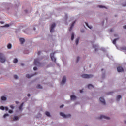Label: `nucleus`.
<instances>
[{
  "instance_id": "obj_7",
  "label": "nucleus",
  "mask_w": 126,
  "mask_h": 126,
  "mask_svg": "<svg viewBox=\"0 0 126 126\" xmlns=\"http://www.w3.org/2000/svg\"><path fill=\"white\" fill-rule=\"evenodd\" d=\"M66 82V77L65 76H63L62 79V81L61 83V85H63V84H64Z\"/></svg>"
},
{
  "instance_id": "obj_22",
  "label": "nucleus",
  "mask_w": 126,
  "mask_h": 126,
  "mask_svg": "<svg viewBox=\"0 0 126 126\" xmlns=\"http://www.w3.org/2000/svg\"><path fill=\"white\" fill-rule=\"evenodd\" d=\"M36 87L37 88H39L40 89H42V88H43V87H42V86H41V85L40 84L37 85Z\"/></svg>"
},
{
  "instance_id": "obj_25",
  "label": "nucleus",
  "mask_w": 126,
  "mask_h": 126,
  "mask_svg": "<svg viewBox=\"0 0 126 126\" xmlns=\"http://www.w3.org/2000/svg\"><path fill=\"white\" fill-rule=\"evenodd\" d=\"M74 39V34L72 33L71 35V40L72 41H73Z\"/></svg>"
},
{
  "instance_id": "obj_16",
  "label": "nucleus",
  "mask_w": 126,
  "mask_h": 126,
  "mask_svg": "<svg viewBox=\"0 0 126 126\" xmlns=\"http://www.w3.org/2000/svg\"><path fill=\"white\" fill-rule=\"evenodd\" d=\"M75 99H76V96L74 95H71V100H73V101H74Z\"/></svg>"
},
{
  "instance_id": "obj_37",
  "label": "nucleus",
  "mask_w": 126,
  "mask_h": 126,
  "mask_svg": "<svg viewBox=\"0 0 126 126\" xmlns=\"http://www.w3.org/2000/svg\"><path fill=\"white\" fill-rule=\"evenodd\" d=\"M123 50H124V51H125V54H126V47H124Z\"/></svg>"
},
{
  "instance_id": "obj_3",
  "label": "nucleus",
  "mask_w": 126,
  "mask_h": 126,
  "mask_svg": "<svg viewBox=\"0 0 126 126\" xmlns=\"http://www.w3.org/2000/svg\"><path fill=\"white\" fill-rule=\"evenodd\" d=\"M81 76L83 78H92V77H93V75L88 74H83Z\"/></svg>"
},
{
  "instance_id": "obj_21",
  "label": "nucleus",
  "mask_w": 126,
  "mask_h": 126,
  "mask_svg": "<svg viewBox=\"0 0 126 126\" xmlns=\"http://www.w3.org/2000/svg\"><path fill=\"white\" fill-rule=\"evenodd\" d=\"M1 99L2 101H6V98L5 96H2Z\"/></svg>"
},
{
  "instance_id": "obj_42",
  "label": "nucleus",
  "mask_w": 126,
  "mask_h": 126,
  "mask_svg": "<svg viewBox=\"0 0 126 126\" xmlns=\"http://www.w3.org/2000/svg\"><path fill=\"white\" fill-rule=\"evenodd\" d=\"M113 31H114V30H113V29H111L110 30V32H112Z\"/></svg>"
},
{
  "instance_id": "obj_24",
  "label": "nucleus",
  "mask_w": 126,
  "mask_h": 126,
  "mask_svg": "<svg viewBox=\"0 0 126 126\" xmlns=\"http://www.w3.org/2000/svg\"><path fill=\"white\" fill-rule=\"evenodd\" d=\"M17 120H19L18 116H15L13 118V120L17 121Z\"/></svg>"
},
{
  "instance_id": "obj_43",
  "label": "nucleus",
  "mask_w": 126,
  "mask_h": 126,
  "mask_svg": "<svg viewBox=\"0 0 126 126\" xmlns=\"http://www.w3.org/2000/svg\"><path fill=\"white\" fill-rule=\"evenodd\" d=\"M123 28H124V29H126V25L123 26Z\"/></svg>"
},
{
  "instance_id": "obj_26",
  "label": "nucleus",
  "mask_w": 126,
  "mask_h": 126,
  "mask_svg": "<svg viewBox=\"0 0 126 126\" xmlns=\"http://www.w3.org/2000/svg\"><path fill=\"white\" fill-rule=\"evenodd\" d=\"M121 98H122V96L118 95L117 96V101H119L120 99H121Z\"/></svg>"
},
{
  "instance_id": "obj_38",
  "label": "nucleus",
  "mask_w": 126,
  "mask_h": 126,
  "mask_svg": "<svg viewBox=\"0 0 126 126\" xmlns=\"http://www.w3.org/2000/svg\"><path fill=\"white\" fill-rule=\"evenodd\" d=\"M5 110L6 111H8V107H5Z\"/></svg>"
},
{
  "instance_id": "obj_15",
  "label": "nucleus",
  "mask_w": 126,
  "mask_h": 126,
  "mask_svg": "<svg viewBox=\"0 0 126 126\" xmlns=\"http://www.w3.org/2000/svg\"><path fill=\"white\" fill-rule=\"evenodd\" d=\"M88 88H89V89H91V88H94V86L91 84H89L88 86Z\"/></svg>"
},
{
  "instance_id": "obj_54",
  "label": "nucleus",
  "mask_w": 126,
  "mask_h": 126,
  "mask_svg": "<svg viewBox=\"0 0 126 126\" xmlns=\"http://www.w3.org/2000/svg\"><path fill=\"white\" fill-rule=\"evenodd\" d=\"M26 12H27V10H25Z\"/></svg>"
},
{
  "instance_id": "obj_6",
  "label": "nucleus",
  "mask_w": 126,
  "mask_h": 126,
  "mask_svg": "<svg viewBox=\"0 0 126 126\" xmlns=\"http://www.w3.org/2000/svg\"><path fill=\"white\" fill-rule=\"evenodd\" d=\"M54 56V53H51L50 54V58L53 62H54V63H56V59Z\"/></svg>"
},
{
  "instance_id": "obj_1",
  "label": "nucleus",
  "mask_w": 126,
  "mask_h": 126,
  "mask_svg": "<svg viewBox=\"0 0 126 126\" xmlns=\"http://www.w3.org/2000/svg\"><path fill=\"white\" fill-rule=\"evenodd\" d=\"M5 61H6V59L3 54L0 53V62L3 63H5Z\"/></svg>"
},
{
  "instance_id": "obj_13",
  "label": "nucleus",
  "mask_w": 126,
  "mask_h": 126,
  "mask_svg": "<svg viewBox=\"0 0 126 126\" xmlns=\"http://www.w3.org/2000/svg\"><path fill=\"white\" fill-rule=\"evenodd\" d=\"M24 103H22L20 105V106L19 107V109L20 110V111H22V107H23V105H24Z\"/></svg>"
},
{
  "instance_id": "obj_23",
  "label": "nucleus",
  "mask_w": 126,
  "mask_h": 126,
  "mask_svg": "<svg viewBox=\"0 0 126 126\" xmlns=\"http://www.w3.org/2000/svg\"><path fill=\"white\" fill-rule=\"evenodd\" d=\"M18 60H17V59H15L14 60V61H13V63H18Z\"/></svg>"
},
{
  "instance_id": "obj_5",
  "label": "nucleus",
  "mask_w": 126,
  "mask_h": 126,
  "mask_svg": "<svg viewBox=\"0 0 126 126\" xmlns=\"http://www.w3.org/2000/svg\"><path fill=\"white\" fill-rule=\"evenodd\" d=\"M34 65H40L41 63L39 62V59H35L34 62Z\"/></svg>"
},
{
  "instance_id": "obj_47",
  "label": "nucleus",
  "mask_w": 126,
  "mask_h": 126,
  "mask_svg": "<svg viewBox=\"0 0 126 126\" xmlns=\"http://www.w3.org/2000/svg\"><path fill=\"white\" fill-rule=\"evenodd\" d=\"M66 19H67V15H65Z\"/></svg>"
},
{
  "instance_id": "obj_40",
  "label": "nucleus",
  "mask_w": 126,
  "mask_h": 126,
  "mask_svg": "<svg viewBox=\"0 0 126 126\" xmlns=\"http://www.w3.org/2000/svg\"><path fill=\"white\" fill-rule=\"evenodd\" d=\"M37 67H33V70H37Z\"/></svg>"
},
{
  "instance_id": "obj_48",
  "label": "nucleus",
  "mask_w": 126,
  "mask_h": 126,
  "mask_svg": "<svg viewBox=\"0 0 126 126\" xmlns=\"http://www.w3.org/2000/svg\"><path fill=\"white\" fill-rule=\"evenodd\" d=\"M0 23H1V24H3V23H4V22H0Z\"/></svg>"
},
{
  "instance_id": "obj_29",
  "label": "nucleus",
  "mask_w": 126,
  "mask_h": 126,
  "mask_svg": "<svg viewBox=\"0 0 126 126\" xmlns=\"http://www.w3.org/2000/svg\"><path fill=\"white\" fill-rule=\"evenodd\" d=\"M11 47H12L11 44H8L7 45L8 49H11Z\"/></svg>"
},
{
  "instance_id": "obj_32",
  "label": "nucleus",
  "mask_w": 126,
  "mask_h": 126,
  "mask_svg": "<svg viewBox=\"0 0 126 126\" xmlns=\"http://www.w3.org/2000/svg\"><path fill=\"white\" fill-rule=\"evenodd\" d=\"M8 116H9L8 114H5L3 116V118H6V117H8Z\"/></svg>"
},
{
  "instance_id": "obj_17",
  "label": "nucleus",
  "mask_w": 126,
  "mask_h": 126,
  "mask_svg": "<svg viewBox=\"0 0 126 126\" xmlns=\"http://www.w3.org/2000/svg\"><path fill=\"white\" fill-rule=\"evenodd\" d=\"M117 40H119V38L114 39L112 43L114 44V45H116V42H117Z\"/></svg>"
},
{
  "instance_id": "obj_28",
  "label": "nucleus",
  "mask_w": 126,
  "mask_h": 126,
  "mask_svg": "<svg viewBox=\"0 0 126 126\" xmlns=\"http://www.w3.org/2000/svg\"><path fill=\"white\" fill-rule=\"evenodd\" d=\"M98 7H99V8H106V7H105V6L102 5H99Z\"/></svg>"
},
{
  "instance_id": "obj_27",
  "label": "nucleus",
  "mask_w": 126,
  "mask_h": 126,
  "mask_svg": "<svg viewBox=\"0 0 126 126\" xmlns=\"http://www.w3.org/2000/svg\"><path fill=\"white\" fill-rule=\"evenodd\" d=\"M32 76H31L29 74H27L26 75V77L27 78H31V77H32Z\"/></svg>"
},
{
  "instance_id": "obj_33",
  "label": "nucleus",
  "mask_w": 126,
  "mask_h": 126,
  "mask_svg": "<svg viewBox=\"0 0 126 126\" xmlns=\"http://www.w3.org/2000/svg\"><path fill=\"white\" fill-rule=\"evenodd\" d=\"M79 59H80L79 57H78L77 58L76 63H78V62H79Z\"/></svg>"
},
{
  "instance_id": "obj_39",
  "label": "nucleus",
  "mask_w": 126,
  "mask_h": 126,
  "mask_svg": "<svg viewBox=\"0 0 126 126\" xmlns=\"http://www.w3.org/2000/svg\"><path fill=\"white\" fill-rule=\"evenodd\" d=\"M10 108L12 109H14V106H13V105H10Z\"/></svg>"
},
{
  "instance_id": "obj_9",
  "label": "nucleus",
  "mask_w": 126,
  "mask_h": 126,
  "mask_svg": "<svg viewBox=\"0 0 126 126\" xmlns=\"http://www.w3.org/2000/svg\"><path fill=\"white\" fill-rule=\"evenodd\" d=\"M99 101L103 104V105H106V102H105V99L103 97H100Z\"/></svg>"
},
{
  "instance_id": "obj_18",
  "label": "nucleus",
  "mask_w": 126,
  "mask_h": 126,
  "mask_svg": "<svg viewBox=\"0 0 126 126\" xmlns=\"http://www.w3.org/2000/svg\"><path fill=\"white\" fill-rule=\"evenodd\" d=\"M45 114L47 117H51V115L50 114V112L46 111L45 112Z\"/></svg>"
},
{
  "instance_id": "obj_51",
  "label": "nucleus",
  "mask_w": 126,
  "mask_h": 126,
  "mask_svg": "<svg viewBox=\"0 0 126 126\" xmlns=\"http://www.w3.org/2000/svg\"><path fill=\"white\" fill-rule=\"evenodd\" d=\"M33 30H36V28H34Z\"/></svg>"
},
{
  "instance_id": "obj_19",
  "label": "nucleus",
  "mask_w": 126,
  "mask_h": 126,
  "mask_svg": "<svg viewBox=\"0 0 126 126\" xmlns=\"http://www.w3.org/2000/svg\"><path fill=\"white\" fill-rule=\"evenodd\" d=\"M85 24H86V26H87V27H88L90 29H92V26H89L88 25V23H87V22H85Z\"/></svg>"
},
{
  "instance_id": "obj_36",
  "label": "nucleus",
  "mask_w": 126,
  "mask_h": 126,
  "mask_svg": "<svg viewBox=\"0 0 126 126\" xmlns=\"http://www.w3.org/2000/svg\"><path fill=\"white\" fill-rule=\"evenodd\" d=\"M63 107H64V105L62 104L61 106H60V108H63Z\"/></svg>"
},
{
  "instance_id": "obj_45",
  "label": "nucleus",
  "mask_w": 126,
  "mask_h": 126,
  "mask_svg": "<svg viewBox=\"0 0 126 126\" xmlns=\"http://www.w3.org/2000/svg\"><path fill=\"white\" fill-rule=\"evenodd\" d=\"M117 36H118V34H114V37H117Z\"/></svg>"
},
{
  "instance_id": "obj_49",
  "label": "nucleus",
  "mask_w": 126,
  "mask_h": 126,
  "mask_svg": "<svg viewBox=\"0 0 126 126\" xmlns=\"http://www.w3.org/2000/svg\"><path fill=\"white\" fill-rule=\"evenodd\" d=\"M21 64V65H22V66H23L24 65V64Z\"/></svg>"
},
{
  "instance_id": "obj_34",
  "label": "nucleus",
  "mask_w": 126,
  "mask_h": 126,
  "mask_svg": "<svg viewBox=\"0 0 126 126\" xmlns=\"http://www.w3.org/2000/svg\"><path fill=\"white\" fill-rule=\"evenodd\" d=\"M9 114H12V113H13V111H12V110H9Z\"/></svg>"
},
{
  "instance_id": "obj_31",
  "label": "nucleus",
  "mask_w": 126,
  "mask_h": 126,
  "mask_svg": "<svg viewBox=\"0 0 126 126\" xmlns=\"http://www.w3.org/2000/svg\"><path fill=\"white\" fill-rule=\"evenodd\" d=\"M0 109L1 110H2V111H4V110H5V107H3V106H1V107H0Z\"/></svg>"
},
{
  "instance_id": "obj_52",
  "label": "nucleus",
  "mask_w": 126,
  "mask_h": 126,
  "mask_svg": "<svg viewBox=\"0 0 126 126\" xmlns=\"http://www.w3.org/2000/svg\"><path fill=\"white\" fill-rule=\"evenodd\" d=\"M103 70H104V69H101V71H103Z\"/></svg>"
},
{
  "instance_id": "obj_50",
  "label": "nucleus",
  "mask_w": 126,
  "mask_h": 126,
  "mask_svg": "<svg viewBox=\"0 0 126 126\" xmlns=\"http://www.w3.org/2000/svg\"><path fill=\"white\" fill-rule=\"evenodd\" d=\"M16 104H18V101H16Z\"/></svg>"
},
{
  "instance_id": "obj_46",
  "label": "nucleus",
  "mask_w": 126,
  "mask_h": 126,
  "mask_svg": "<svg viewBox=\"0 0 126 126\" xmlns=\"http://www.w3.org/2000/svg\"><path fill=\"white\" fill-rule=\"evenodd\" d=\"M80 93H82L83 92V91L81 90H80Z\"/></svg>"
},
{
  "instance_id": "obj_44",
  "label": "nucleus",
  "mask_w": 126,
  "mask_h": 126,
  "mask_svg": "<svg viewBox=\"0 0 126 126\" xmlns=\"http://www.w3.org/2000/svg\"><path fill=\"white\" fill-rule=\"evenodd\" d=\"M27 96H28V97H30V94H27Z\"/></svg>"
},
{
  "instance_id": "obj_2",
  "label": "nucleus",
  "mask_w": 126,
  "mask_h": 126,
  "mask_svg": "<svg viewBox=\"0 0 126 126\" xmlns=\"http://www.w3.org/2000/svg\"><path fill=\"white\" fill-rule=\"evenodd\" d=\"M60 116H61L62 117H63V118H70V117H71V115L70 114L65 115V114H64V113L63 112L60 113Z\"/></svg>"
},
{
  "instance_id": "obj_4",
  "label": "nucleus",
  "mask_w": 126,
  "mask_h": 126,
  "mask_svg": "<svg viewBox=\"0 0 126 126\" xmlns=\"http://www.w3.org/2000/svg\"><path fill=\"white\" fill-rule=\"evenodd\" d=\"M55 27H56V24L55 23H53L51 25V27H50V32H51V33H53V32H54V28H55Z\"/></svg>"
},
{
  "instance_id": "obj_11",
  "label": "nucleus",
  "mask_w": 126,
  "mask_h": 126,
  "mask_svg": "<svg viewBox=\"0 0 126 126\" xmlns=\"http://www.w3.org/2000/svg\"><path fill=\"white\" fill-rule=\"evenodd\" d=\"M75 24V21L73 22L72 24L71 25V27L70 28L69 31H71L72 30L73 27L74 26V24Z\"/></svg>"
},
{
  "instance_id": "obj_8",
  "label": "nucleus",
  "mask_w": 126,
  "mask_h": 126,
  "mask_svg": "<svg viewBox=\"0 0 126 126\" xmlns=\"http://www.w3.org/2000/svg\"><path fill=\"white\" fill-rule=\"evenodd\" d=\"M99 120H102V119H106V120H110V117H107L104 115H101L99 118Z\"/></svg>"
},
{
  "instance_id": "obj_12",
  "label": "nucleus",
  "mask_w": 126,
  "mask_h": 126,
  "mask_svg": "<svg viewBox=\"0 0 126 126\" xmlns=\"http://www.w3.org/2000/svg\"><path fill=\"white\" fill-rule=\"evenodd\" d=\"M19 41L21 44H23L25 42V39L24 38H20Z\"/></svg>"
},
{
  "instance_id": "obj_30",
  "label": "nucleus",
  "mask_w": 126,
  "mask_h": 126,
  "mask_svg": "<svg viewBox=\"0 0 126 126\" xmlns=\"http://www.w3.org/2000/svg\"><path fill=\"white\" fill-rule=\"evenodd\" d=\"M14 78H15V79H18V76H17V75H15L14 76Z\"/></svg>"
},
{
  "instance_id": "obj_20",
  "label": "nucleus",
  "mask_w": 126,
  "mask_h": 126,
  "mask_svg": "<svg viewBox=\"0 0 126 126\" xmlns=\"http://www.w3.org/2000/svg\"><path fill=\"white\" fill-rule=\"evenodd\" d=\"M79 42V38H77L75 41L76 45H78Z\"/></svg>"
},
{
  "instance_id": "obj_53",
  "label": "nucleus",
  "mask_w": 126,
  "mask_h": 126,
  "mask_svg": "<svg viewBox=\"0 0 126 126\" xmlns=\"http://www.w3.org/2000/svg\"><path fill=\"white\" fill-rule=\"evenodd\" d=\"M125 124H126V121H125Z\"/></svg>"
},
{
  "instance_id": "obj_41",
  "label": "nucleus",
  "mask_w": 126,
  "mask_h": 126,
  "mask_svg": "<svg viewBox=\"0 0 126 126\" xmlns=\"http://www.w3.org/2000/svg\"><path fill=\"white\" fill-rule=\"evenodd\" d=\"M37 54L38 56H40V55L41 54V51H38Z\"/></svg>"
},
{
  "instance_id": "obj_10",
  "label": "nucleus",
  "mask_w": 126,
  "mask_h": 126,
  "mask_svg": "<svg viewBox=\"0 0 126 126\" xmlns=\"http://www.w3.org/2000/svg\"><path fill=\"white\" fill-rule=\"evenodd\" d=\"M117 71L118 72H123V71H124V68H123L122 66L118 67Z\"/></svg>"
},
{
  "instance_id": "obj_35",
  "label": "nucleus",
  "mask_w": 126,
  "mask_h": 126,
  "mask_svg": "<svg viewBox=\"0 0 126 126\" xmlns=\"http://www.w3.org/2000/svg\"><path fill=\"white\" fill-rule=\"evenodd\" d=\"M4 27H9V24H6V25L4 26Z\"/></svg>"
},
{
  "instance_id": "obj_14",
  "label": "nucleus",
  "mask_w": 126,
  "mask_h": 126,
  "mask_svg": "<svg viewBox=\"0 0 126 126\" xmlns=\"http://www.w3.org/2000/svg\"><path fill=\"white\" fill-rule=\"evenodd\" d=\"M93 48L95 49V51H97V50H98V45H93Z\"/></svg>"
}]
</instances>
